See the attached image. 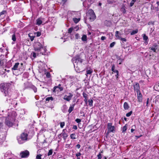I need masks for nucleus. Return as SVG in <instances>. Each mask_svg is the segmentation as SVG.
I'll use <instances>...</instances> for the list:
<instances>
[{"mask_svg": "<svg viewBox=\"0 0 159 159\" xmlns=\"http://www.w3.org/2000/svg\"><path fill=\"white\" fill-rule=\"evenodd\" d=\"M137 93L138 102H142L143 101V96L141 92H139Z\"/></svg>", "mask_w": 159, "mask_h": 159, "instance_id": "14", "label": "nucleus"}, {"mask_svg": "<svg viewBox=\"0 0 159 159\" xmlns=\"http://www.w3.org/2000/svg\"><path fill=\"white\" fill-rule=\"evenodd\" d=\"M75 37L76 39H78L80 37L79 34H76L75 35Z\"/></svg>", "mask_w": 159, "mask_h": 159, "instance_id": "50", "label": "nucleus"}, {"mask_svg": "<svg viewBox=\"0 0 159 159\" xmlns=\"http://www.w3.org/2000/svg\"><path fill=\"white\" fill-rule=\"evenodd\" d=\"M123 59H121L120 57L118 59V61L119 62V64H121V62L123 61Z\"/></svg>", "mask_w": 159, "mask_h": 159, "instance_id": "42", "label": "nucleus"}, {"mask_svg": "<svg viewBox=\"0 0 159 159\" xmlns=\"http://www.w3.org/2000/svg\"><path fill=\"white\" fill-rule=\"evenodd\" d=\"M81 155V153H80V152H79V153H77L76 154V156L77 157H78L79 156H80Z\"/></svg>", "mask_w": 159, "mask_h": 159, "instance_id": "59", "label": "nucleus"}, {"mask_svg": "<svg viewBox=\"0 0 159 159\" xmlns=\"http://www.w3.org/2000/svg\"><path fill=\"white\" fill-rule=\"evenodd\" d=\"M83 59H82L80 57L79 55H77L75 57H73L72 59V61L75 63H77L78 62H80L82 63L83 61Z\"/></svg>", "mask_w": 159, "mask_h": 159, "instance_id": "7", "label": "nucleus"}, {"mask_svg": "<svg viewBox=\"0 0 159 159\" xmlns=\"http://www.w3.org/2000/svg\"><path fill=\"white\" fill-rule=\"evenodd\" d=\"M31 55L34 58H35L36 57V53L34 52H32L31 53Z\"/></svg>", "mask_w": 159, "mask_h": 159, "instance_id": "41", "label": "nucleus"}, {"mask_svg": "<svg viewBox=\"0 0 159 159\" xmlns=\"http://www.w3.org/2000/svg\"><path fill=\"white\" fill-rule=\"evenodd\" d=\"M149 98H148L147 99V101L146 102V106H148V103H149Z\"/></svg>", "mask_w": 159, "mask_h": 159, "instance_id": "55", "label": "nucleus"}, {"mask_svg": "<svg viewBox=\"0 0 159 159\" xmlns=\"http://www.w3.org/2000/svg\"><path fill=\"white\" fill-rule=\"evenodd\" d=\"M101 39L102 40H104L105 39H106V37H105V36H102L101 37Z\"/></svg>", "mask_w": 159, "mask_h": 159, "instance_id": "57", "label": "nucleus"}, {"mask_svg": "<svg viewBox=\"0 0 159 159\" xmlns=\"http://www.w3.org/2000/svg\"><path fill=\"white\" fill-rule=\"evenodd\" d=\"M104 24L107 27L110 26L112 24V22L110 20H106L104 22Z\"/></svg>", "mask_w": 159, "mask_h": 159, "instance_id": "17", "label": "nucleus"}, {"mask_svg": "<svg viewBox=\"0 0 159 159\" xmlns=\"http://www.w3.org/2000/svg\"><path fill=\"white\" fill-rule=\"evenodd\" d=\"M12 40L13 41H15L16 40V35L15 34H14L12 35V38H11Z\"/></svg>", "mask_w": 159, "mask_h": 159, "instance_id": "31", "label": "nucleus"}, {"mask_svg": "<svg viewBox=\"0 0 159 159\" xmlns=\"http://www.w3.org/2000/svg\"><path fill=\"white\" fill-rule=\"evenodd\" d=\"M121 40L124 42H126L127 40L125 38H123L120 37V39Z\"/></svg>", "mask_w": 159, "mask_h": 159, "instance_id": "51", "label": "nucleus"}, {"mask_svg": "<svg viewBox=\"0 0 159 159\" xmlns=\"http://www.w3.org/2000/svg\"><path fill=\"white\" fill-rule=\"evenodd\" d=\"M28 133L27 131L25 130L24 132L20 134V136L17 138L19 144H23L28 140Z\"/></svg>", "mask_w": 159, "mask_h": 159, "instance_id": "3", "label": "nucleus"}, {"mask_svg": "<svg viewBox=\"0 0 159 159\" xmlns=\"http://www.w3.org/2000/svg\"><path fill=\"white\" fill-rule=\"evenodd\" d=\"M134 2H133L132 1H131V2L130 3V7H132L133 5L134 4Z\"/></svg>", "mask_w": 159, "mask_h": 159, "instance_id": "53", "label": "nucleus"}, {"mask_svg": "<svg viewBox=\"0 0 159 159\" xmlns=\"http://www.w3.org/2000/svg\"><path fill=\"white\" fill-rule=\"evenodd\" d=\"M42 155L41 154H38L36 156V159H42L41 157Z\"/></svg>", "mask_w": 159, "mask_h": 159, "instance_id": "44", "label": "nucleus"}, {"mask_svg": "<svg viewBox=\"0 0 159 159\" xmlns=\"http://www.w3.org/2000/svg\"><path fill=\"white\" fill-rule=\"evenodd\" d=\"M65 123L64 122H61L60 123V127L61 128H63L64 126Z\"/></svg>", "mask_w": 159, "mask_h": 159, "instance_id": "40", "label": "nucleus"}, {"mask_svg": "<svg viewBox=\"0 0 159 159\" xmlns=\"http://www.w3.org/2000/svg\"><path fill=\"white\" fill-rule=\"evenodd\" d=\"M138 29H136L135 30H133L131 33L130 34L131 35H133L135 34L138 33Z\"/></svg>", "mask_w": 159, "mask_h": 159, "instance_id": "27", "label": "nucleus"}, {"mask_svg": "<svg viewBox=\"0 0 159 159\" xmlns=\"http://www.w3.org/2000/svg\"><path fill=\"white\" fill-rule=\"evenodd\" d=\"M80 113L81 114V116H85L84 113L82 111H80Z\"/></svg>", "mask_w": 159, "mask_h": 159, "instance_id": "56", "label": "nucleus"}, {"mask_svg": "<svg viewBox=\"0 0 159 159\" xmlns=\"http://www.w3.org/2000/svg\"><path fill=\"white\" fill-rule=\"evenodd\" d=\"M135 128V125H134L132 126V128L131 130V133H133L134 131V129H133L134 128Z\"/></svg>", "mask_w": 159, "mask_h": 159, "instance_id": "48", "label": "nucleus"}, {"mask_svg": "<svg viewBox=\"0 0 159 159\" xmlns=\"http://www.w3.org/2000/svg\"><path fill=\"white\" fill-rule=\"evenodd\" d=\"M87 15L91 21H93L96 19V16L93 11L92 9H90L88 11L87 13Z\"/></svg>", "mask_w": 159, "mask_h": 159, "instance_id": "5", "label": "nucleus"}, {"mask_svg": "<svg viewBox=\"0 0 159 159\" xmlns=\"http://www.w3.org/2000/svg\"><path fill=\"white\" fill-rule=\"evenodd\" d=\"M102 3L100 2H99V3H98V5L99 6H101L102 5Z\"/></svg>", "mask_w": 159, "mask_h": 159, "instance_id": "64", "label": "nucleus"}, {"mask_svg": "<svg viewBox=\"0 0 159 159\" xmlns=\"http://www.w3.org/2000/svg\"><path fill=\"white\" fill-rule=\"evenodd\" d=\"M65 129H63L62 130V132L61 133L62 136H63L64 139L65 140L68 137V135L65 132Z\"/></svg>", "mask_w": 159, "mask_h": 159, "instance_id": "18", "label": "nucleus"}, {"mask_svg": "<svg viewBox=\"0 0 159 159\" xmlns=\"http://www.w3.org/2000/svg\"><path fill=\"white\" fill-rule=\"evenodd\" d=\"M81 39L83 41H86L87 40L86 35L84 34L82 36Z\"/></svg>", "mask_w": 159, "mask_h": 159, "instance_id": "26", "label": "nucleus"}, {"mask_svg": "<svg viewBox=\"0 0 159 159\" xmlns=\"http://www.w3.org/2000/svg\"><path fill=\"white\" fill-rule=\"evenodd\" d=\"M68 95H66L64 96L63 99L67 101H69L73 97V95L70 93H68Z\"/></svg>", "mask_w": 159, "mask_h": 159, "instance_id": "12", "label": "nucleus"}, {"mask_svg": "<svg viewBox=\"0 0 159 159\" xmlns=\"http://www.w3.org/2000/svg\"><path fill=\"white\" fill-rule=\"evenodd\" d=\"M127 129V125L126 124L122 128V132H124L126 131Z\"/></svg>", "mask_w": 159, "mask_h": 159, "instance_id": "34", "label": "nucleus"}, {"mask_svg": "<svg viewBox=\"0 0 159 159\" xmlns=\"http://www.w3.org/2000/svg\"><path fill=\"white\" fill-rule=\"evenodd\" d=\"M32 34L31 33H30L28 34L29 37L30 38V39L31 41H33L34 40L35 36H31V35Z\"/></svg>", "mask_w": 159, "mask_h": 159, "instance_id": "25", "label": "nucleus"}, {"mask_svg": "<svg viewBox=\"0 0 159 159\" xmlns=\"http://www.w3.org/2000/svg\"><path fill=\"white\" fill-rule=\"evenodd\" d=\"M64 87L63 85L61 84H59L57 86H55L53 87L52 92L54 93L57 92H61L62 91Z\"/></svg>", "mask_w": 159, "mask_h": 159, "instance_id": "6", "label": "nucleus"}, {"mask_svg": "<svg viewBox=\"0 0 159 159\" xmlns=\"http://www.w3.org/2000/svg\"><path fill=\"white\" fill-rule=\"evenodd\" d=\"M88 102H89V105L90 106H93V101L92 99H90L88 101Z\"/></svg>", "mask_w": 159, "mask_h": 159, "instance_id": "30", "label": "nucleus"}, {"mask_svg": "<svg viewBox=\"0 0 159 159\" xmlns=\"http://www.w3.org/2000/svg\"><path fill=\"white\" fill-rule=\"evenodd\" d=\"M98 159H101L102 158L101 155L100 153L97 155Z\"/></svg>", "mask_w": 159, "mask_h": 159, "instance_id": "52", "label": "nucleus"}, {"mask_svg": "<svg viewBox=\"0 0 159 159\" xmlns=\"http://www.w3.org/2000/svg\"><path fill=\"white\" fill-rule=\"evenodd\" d=\"M132 113V111H131L129 112H128V113H127L126 114V116L127 117H129L131 115Z\"/></svg>", "mask_w": 159, "mask_h": 159, "instance_id": "46", "label": "nucleus"}, {"mask_svg": "<svg viewBox=\"0 0 159 159\" xmlns=\"http://www.w3.org/2000/svg\"><path fill=\"white\" fill-rule=\"evenodd\" d=\"M112 123H109L108 124V131L107 133L109 134L110 132H113L114 131L115 127L112 125Z\"/></svg>", "mask_w": 159, "mask_h": 159, "instance_id": "11", "label": "nucleus"}, {"mask_svg": "<svg viewBox=\"0 0 159 159\" xmlns=\"http://www.w3.org/2000/svg\"><path fill=\"white\" fill-rule=\"evenodd\" d=\"M80 145L79 144H77L76 145V147L78 148V149L80 148Z\"/></svg>", "mask_w": 159, "mask_h": 159, "instance_id": "60", "label": "nucleus"}, {"mask_svg": "<svg viewBox=\"0 0 159 159\" xmlns=\"http://www.w3.org/2000/svg\"><path fill=\"white\" fill-rule=\"evenodd\" d=\"M46 101H49L50 100L52 101L53 100V98L52 97H47L46 98Z\"/></svg>", "mask_w": 159, "mask_h": 159, "instance_id": "28", "label": "nucleus"}, {"mask_svg": "<svg viewBox=\"0 0 159 159\" xmlns=\"http://www.w3.org/2000/svg\"><path fill=\"white\" fill-rule=\"evenodd\" d=\"M7 13V12L6 10H3L0 13V15L1 16L2 15L6 14Z\"/></svg>", "mask_w": 159, "mask_h": 159, "instance_id": "36", "label": "nucleus"}, {"mask_svg": "<svg viewBox=\"0 0 159 159\" xmlns=\"http://www.w3.org/2000/svg\"><path fill=\"white\" fill-rule=\"evenodd\" d=\"M62 2H64V3L65 4L66 2V0H62Z\"/></svg>", "mask_w": 159, "mask_h": 159, "instance_id": "63", "label": "nucleus"}, {"mask_svg": "<svg viewBox=\"0 0 159 159\" xmlns=\"http://www.w3.org/2000/svg\"><path fill=\"white\" fill-rule=\"evenodd\" d=\"M34 49L37 52V55H45L46 49L43 47V45L39 42L35 43L34 46Z\"/></svg>", "mask_w": 159, "mask_h": 159, "instance_id": "1", "label": "nucleus"}, {"mask_svg": "<svg viewBox=\"0 0 159 159\" xmlns=\"http://www.w3.org/2000/svg\"><path fill=\"white\" fill-rule=\"evenodd\" d=\"M34 34L37 37L40 36L41 34V32L39 31L35 32Z\"/></svg>", "mask_w": 159, "mask_h": 159, "instance_id": "35", "label": "nucleus"}, {"mask_svg": "<svg viewBox=\"0 0 159 159\" xmlns=\"http://www.w3.org/2000/svg\"><path fill=\"white\" fill-rule=\"evenodd\" d=\"M115 44H116V43L115 42H112V43H111L110 44V47L112 48L114 46V45H115Z\"/></svg>", "mask_w": 159, "mask_h": 159, "instance_id": "45", "label": "nucleus"}, {"mask_svg": "<svg viewBox=\"0 0 159 159\" xmlns=\"http://www.w3.org/2000/svg\"><path fill=\"white\" fill-rule=\"evenodd\" d=\"M158 48V45L157 43H155L151 47H150L149 48V49L150 52L152 51L153 52H156V50Z\"/></svg>", "mask_w": 159, "mask_h": 159, "instance_id": "10", "label": "nucleus"}, {"mask_svg": "<svg viewBox=\"0 0 159 159\" xmlns=\"http://www.w3.org/2000/svg\"><path fill=\"white\" fill-rule=\"evenodd\" d=\"M115 65L114 64H113L112 65V68H111V70L113 72L116 73L118 72L119 71L116 70H115Z\"/></svg>", "mask_w": 159, "mask_h": 159, "instance_id": "21", "label": "nucleus"}, {"mask_svg": "<svg viewBox=\"0 0 159 159\" xmlns=\"http://www.w3.org/2000/svg\"><path fill=\"white\" fill-rule=\"evenodd\" d=\"M15 115H11L10 114L8 115V116L6 118L5 123L9 127L12 126L14 122L15 121Z\"/></svg>", "mask_w": 159, "mask_h": 159, "instance_id": "4", "label": "nucleus"}, {"mask_svg": "<svg viewBox=\"0 0 159 159\" xmlns=\"http://www.w3.org/2000/svg\"><path fill=\"white\" fill-rule=\"evenodd\" d=\"M93 72V70L92 69L86 70L87 74H91Z\"/></svg>", "mask_w": 159, "mask_h": 159, "instance_id": "32", "label": "nucleus"}, {"mask_svg": "<svg viewBox=\"0 0 159 159\" xmlns=\"http://www.w3.org/2000/svg\"><path fill=\"white\" fill-rule=\"evenodd\" d=\"M76 135L75 134H72L70 135V138L72 139H75L76 138Z\"/></svg>", "mask_w": 159, "mask_h": 159, "instance_id": "33", "label": "nucleus"}, {"mask_svg": "<svg viewBox=\"0 0 159 159\" xmlns=\"http://www.w3.org/2000/svg\"><path fill=\"white\" fill-rule=\"evenodd\" d=\"M115 76L116 77V80H118L119 78V71L116 73V74L115 75Z\"/></svg>", "mask_w": 159, "mask_h": 159, "instance_id": "47", "label": "nucleus"}, {"mask_svg": "<svg viewBox=\"0 0 159 159\" xmlns=\"http://www.w3.org/2000/svg\"><path fill=\"white\" fill-rule=\"evenodd\" d=\"M34 90L35 92H37V88L36 87H34Z\"/></svg>", "mask_w": 159, "mask_h": 159, "instance_id": "62", "label": "nucleus"}, {"mask_svg": "<svg viewBox=\"0 0 159 159\" xmlns=\"http://www.w3.org/2000/svg\"><path fill=\"white\" fill-rule=\"evenodd\" d=\"M82 95L83 97L84 98V101L86 103L88 102V95L85 92H83L82 93Z\"/></svg>", "mask_w": 159, "mask_h": 159, "instance_id": "15", "label": "nucleus"}, {"mask_svg": "<svg viewBox=\"0 0 159 159\" xmlns=\"http://www.w3.org/2000/svg\"><path fill=\"white\" fill-rule=\"evenodd\" d=\"M119 34L120 35L121 34H119V32L118 31H116L115 32V36L117 39H120V37Z\"/></svg>", "mask_w": 159, "mask_h": 159, "instance_id": "23", "label": "nucleus"}, {"mask_svg": "<svg viewBox=\"0 0 159 159\" xmlns=\"http://www.w3.org/2000/svg\"><path fill=\"white\" fill-rule=\"evenodd\" d=\"M46 77L48 78H49L50 77V73L49 72H47L46 74Z\"/></svg>", "mask_w": 159, "mask_h": 159, "instance_id": "49", "label": "nucleus"}, {"mask_svg": "<svg viewBox=\"0 0 159 159\" xmlns=\"http://www.w3.org/2000/svg\"><path fill=\"white\" fill-rule=\"evenodd\" d=\"M75 121L78 123H79L81 122V120L79 119H76Z\"/></svg>", "mask_w": 159, "mask_h": 159, "instance_id": "54", "label": "nucleus"}, {"mask_svg": "<svg viewBox=\"0 0 159 159\" xmlns=\"http://www.w3.org/2000/svg\"><path fill=\"white\" fill-rule=\"evenodd\" d=\"M42 23V20H41L40 19H37V24L39 25H41Z\"/></svg>", "mask_w": 159, "mask_h": 159, "instance_id": "29", "label": "nucleus"}, {"mask_svg": "<svg viewBox=\"0 0 159 159\" xmlns=\"http://www.w3.org/2000/svg\"><path fill=\"white\" fill-rule=\"evenodd\" d=\"M74 22L75 23H78L80 20V18H74L73 19Z\"/></svg>", "mask_w": 159, "mask_h": 159, "instance_id": "24", "label": "nucleus"}, {"mask_svg": "<svg viewBox=\"0 0 159 159\" xmlns=\"http://www.w3.org/2000/svg\"><path fill=\"white\" fill-rule=\"evenodd\" d=\"M153 24H154V22H153L152 21L149 22L148 23V25H153Z\"/></svg>", "mask_w": 159, "mask_h": 159, "instance_id": "58", "label": "nucleus"}, {"mask_svg": "<svg viewBox=\"0 0 159 159\" xmlns=\"http://www.w3.org/2000/svg\"><path fill=\"white\" fill-rule=\"evenodd\" d=\"M123 106L125 109H128L129 107V106L128 104V103L126 102H125L124 103Z\"/></svg>", "mask_w": 159, "mask_h": 159, "instance_id": "20", "label": "nucleus"}, {"mask_svg": "<svg viewBox=\"0 0 159 159\" xmlns=\"http://www.w3.org/2000/svg\"><path fill=\"white\" fill-rule=\"evenodd\" d=\"M73 30V28L72 27H70L69 29L68 30V33L69 34H71Z\"/></svg>", "mask_w": 159, "mask_h": 159, "instance_id": "43", "label": "nucleus"}, {"mask_svg": "<svg viewBox=\"0 0 159 159\" xmlns=\"http://www.w3.org/2000/svg\"><path fill=\"white\" fill-rule=\"evenodd\" d=\"M29 154V151L26 150L21 152L20 153V156L21 158H25L28 157Z\"/></svg>", "mask_w": 159, "mask_h": 159, "instance_id": "8", "label": "nucleus"}, {"mask_svg": "<svg viewBox=\"0 0 159 159\" xmlns=\"http://www.w3.org/2000/svg\"><path fill=\"white\" fill-rule=\"evenodd\" d=\"M143 40L145 41V43L146 45L148 44V37L145 34H143Z\"/></svg>", "mask_w": 159, "mask_h": 159, "instance_id": "16", "label": "nucleus"}, {"mask_svg": "<svg viewBox=\"0 0 159 159\" xmlns=\"http://www.w3.org/2000/svg\"><path fill=\"white\" fill-rule=\"evenodd\" d=\"M121 11L123 14H125L126 13V10H125V7L123 5L121 8Z\"/></svg>", "mask_w": 159, "mask_h": 159, "instance_id": "22", "label": "nucleus"}, {"mask_svg": "<svg viewBox=\"0 0 159 159\" xmlns=\"http://www.w3.org/2000/svg\"><path fill=\"white\" fill-rule=\"evenodd\" d=\"M6 62V60L4 59V56H0V66H3Z\"/></svg>", "mask_w": 159, "mask_h": 159, "instance_id": "13", "label": "nucleus"}, {"mask_svg": "<svg viewBox=\"0 0 159 159\" xmlns=\"http://www.w3.org/2000/svg\"><path fill=\"white\" fill-rule=\"evenodd\" d=\"M75 104V103H74L71 105L69 109H73L74 107Z\"/></svg>", "mask_w": 159, "mask_h": 159, "instance_id": "38", "label": "nucleus"}, {"mask_svg": "<svg viewBox=\"0 0 159 159\" xmlns=\"http://www.w3.org/2000/svg\"><path fill=\"white\" fill-rule=\"evenodd\" d=\"M107 3L109 4H113L114 2V1L113 0H107Z\"/></svg>", "mask_w": 159, "mask_h": 159, "instance_id": "37", "label": "nucleus"}, {"mask_svg": "<svg viewBox=\"0 0 159 159\" xmlns=\"http://www.w3.org/2000/svg\"><path fill=\"white\" fill-rule=\"evenodd\" d=\"M19 65V62H17L15 64L13 67L11 68V70H17V68L18 67V66Z\"/></svg>", "mask_w": 159, "mask_h": 159, "instance_id": "19", "label": "nucleus"}, {"mask_svg": "<svg viewBox=\"0 0 159 159\" xmlns=\"http://www.w3.org/2000/svg\"><path fill=\"white\" fill-rule=\"evenodd\" d=\"M134 91L137 93L140 92V87L138 83L136 82L133 84Z\"/></svg>", "mask_w": 159, "mask_h": 159, "instance_id": "9", "label": "nucleus"}, {"mask_svg": "<svg viewBox=\"0 0 159 159\" xmlns=\"http://www.w3.org/2000/svg\"><path fill=\"white\" fill-rule=\"evenodd\" d=\"M73 128L74 129H77V128L76 125H74Z\"/></svg>", "mask_w": 159, "mask_h": 159, "instance_id": "61", "label": "nucleus"}, {"mask_svg": "<svg viewBox=\"0 0 159 159\" xmlns=\"http://www.w3.org/2000/svg\"><path fill=\"white\" fill-rule=\"evenodd\" d=\"M11 86V84L9 83H4L0 84V90L4 93L5 96L8 94Z\"/></svg>", "mask_w": 159, "mask_h": 159, "instance_id": "2", "label": "nucleus"}, {"mask_svg": "<svg viewBox=\"0 0 159 159\" xmlns=\"http://www.w3.org/2000/svg\"><path fill=\"white\" fill-rule=\"evenodd\" d=\"M52 153V149H50L49 151V152L48 154V156H49L51 155Z\"/></svg>", "mask_w": 159, "mask_h": 159, "instance_id": "39", "label": "nucleus"}]
</instances>
